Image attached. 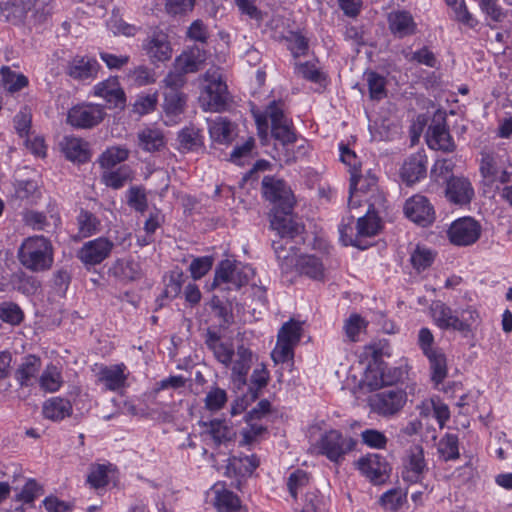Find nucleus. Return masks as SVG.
Here are the masks:
<instances>
[{
  "label": "nucleus",
  "instance_id": "8fccbe9b",
  "mask_svg": "<svg viewBox=\"0 0 512 512\" xmlns=\"http://www.w3.org/2000/svg\"><path fill=\"white\" fill-rule=\"evenodd\" d=\"M44 494V489L35 479L26 481L23 488L15 494L14 500L25 504H32L34 500Z\"/></svg>",
  "mask_w": 512,
  "mask_h": 512
},
{
  "label": "nucleus",
  "instance_id": "a878e982",
  "mask_svg": "<svg viewBox=\"0 0 512 512\" xmlns=\"http://www.w3.org/2000/svg\"><path fill=\"white\" fill-rule=\"evenodd\" d=\"M205 58L203 50L199 47H193L183 51L182 54L175 59L174 68L186 74L195 73L200 70Z\"/></svg>",
  "mask_w": 512,
  "mask_h": 512
},
{
  "label": "nucleus",
  "instance_id": "f8f14e48",
  "mask_svg": "<svg viewBox=\"0 0 512 512\" xmlns=\"http://www.w3.org/2000/svg\"><path fill=\"white\" fill-rule=\"evenodd\" d=\"M356 466L358 470L373 484H382L390 476L391 466L386 457L378 453H370L361 457Z\"/></svg>",
  "mask_w": 512,
  "mask_h": 512
},
{
  "label": "nucleus",
  "instance_id": "3c124183",
  "mask_svg": "<svg viewBox=\"0 0 512 512\" xmlns=\"http://www.w3.org/2000/svg\"><path fill=\"white\" fill-rule=\"evenodd\" d=\"M114 270L117 275L127 280H135L141 274L140 264L131 258L118 259L114 265Z\"/></svg>",
  "mask_w": 512,
  "mask_h": 512
},
{
  "label": "nucleus",
  "instance_id": "c756f323",
  "mask_svg": "<svg viewBox=\"0 0 512 512\" xmlns=\"http://www.w3.org/2000/svg\"><path fill=\"white\" fill-rule=\"evenodd\" d=\"M124 370V364L104 366L98 373V380L105 385L107 390L117 391L125 385L127 376Z\"/></svg>",
  "mask_w": 512,
  "mask_h": 512
},
{
  "label": "nucleus",
  "instance_id": "cd10ccee",
  "mask_svg": "<svg viewBox=\"0 0 512 512\" xmlns=\"http://www.w3.org/2000/svg\"><path fill=\"white\" fill-rule=\"evenodd\" d=\"M292 212L282 213L274 212L271 226L278 232L281 238H294L303 231V226L293 219Z\"/></svg>",
  "mask_w": 512,
  "mask_h": 512
},
{
  "label": "nucleus",
  "instance_id": "49530a36",
  "mask_svg": "<svg viewBox=\"0 0 512 512\" xmlns=\"http://www.w3.org/2000/svg\"><path fill=\"white\" fill-rule=\"evenodd\" d=\"M1 78L5 88L11 93L20 91L29 83L25 75L17 74L6 66L1 69Z\"/></svg>",
  "mask_w": 512,
  "mask_h": 512
},
{
  "label": "nucleus",
  "instance_id": "69168bd1",
  "mask_svg": "<svg viewBox=\"0 0 512 512\" xmlns=\"http://www.w3.org/2000/svg\"><path fill=\"white\" fill-rule=\"evenodd\" d=\"M480 8L494 22H502L506 18V12L498 4V0H478Z\"/></svg>",
  "mask_w": 512,
  "mask_h": 512
},
{
  "label": "nucleus",
  "instance_id": "423d86ee",
  "mask_svg": "<svg viewBox=\"0 0 512 512\" xmlns=\"http://www.w3.org/2000/svg\"><path fill=\"white\" fill-rule=\"evenodd\" d=\"M262 191L264 197L274 204L275 212L289 213L293 211L295 198L290 187L283 180L265 176L262 180Z\"/></svg>",
  "mask_w": 512,
  "mask_h": 512
},
{
  "label": "nucleus",
  "instance_id": "6e6d98bb",
  "mask_svg": "<svg viewBox=\"0 0 512 512\" xmlns=\"http://www.w3.org/2000/svg\"><path fill=\"white\" fill-rule=\"evenodd\" d=\"M0 14L6 21L16 25L22 22L25 10L21 3H16V1H7L5 3H0Z\"/></svg>",
  "mask_w": 512,
  "mask_h": 512
},
{
  "label": "nucleus",
  "instance_id": "052dcab7",
  "mask_svg": "<svg viewBox=\"0 0 512 512\" xmlns=\"http://www.w3.org/2000/svg\"><path fill=\"white\" fill-rule=\"evenodd\" d=\"M87 482L94 489L105 487L108 480V467L104 464L92 465L87 476Z\"/></svg>",
  "mask_w": 512,
  "mask_h": 512
},
{
  "label": "nucleus",
  "instance_id": "f3484780",
  "mask_svg": "<svg viewBox=\"0 0 512 512\" xmlns=\"http://www.w3.org/2000/svg\"><path fill=\"white\" fill-rule=\"evenodd\" d=\"M428 146L434 150L452 152L456 145L450 135L445 117L434 118L426 132Z\"/></svg>",
  "mask_w": 512,
  "mask_h": 512
},
{
  "label": "nucleus",
  "instance_id": "c9c22d12",
  "mask_svg": "<svg viewBox=\"0 0 512 512\" xmlns=\"http://www.w3.org/2000/svg\"><path fill=\"white\" fill-rule=\"evenodd\" d=\"M223 322H219L218 327H209L207 329V335L205 343L209 350H211L215 358L222 364H224V340H223Z\"/></svg>",
  "mask_w": 512,
  "mask_h": 512
},
{
  "label": "nucleus",
  "instance_id": "79ce46f5",
  "mask_svg": "<svg viewBox=\"0 0 512 512\" xmlns=\"http://www.w3.org/2000/svg\"><path fill=\"white\" fill-rule=\"evenodd\" d=\"M438 453L444 461L456 460L459 458V439L456 434H445L438 443Z\"/></svg>",
  "mask_w": 512,
  "mask_h": 512
},
{
  "label": "nucleus",
  "instance_id": "f704fd0d",
  "mask_svg": "<svg viewBox=\"0 0 512 512\" xmlns=\"http://www.w3.org/2000/svg\"><path fill=\"white\" fill-rule=\"evenodd\" d=\"M296 266L300 274L306 275L314 280H322L324 277L323 263L316 256H301L297 260Z\"/></svg>",
  "mask_w": 512,
  "mask_h": 512
},
{
  "label": "nucleus",
  "instance_id": "09e8293b",
  "mask_svg": "<svg viewBox=\"0 0 512 512\" xmlns=\"http://www.w3.org/2000/svg\"><path fill=\"white\" fill-rule=\"evenodd\" d=\"M12 284L15 289L25 295H33L40 287V283L35 277L27 275L24 272H18L12 276Z\"/></svg>",
  "mask_w": 512,
  "mask_h": 512
},
{
  "label": "nucleus",
  "instance_id": "393cba45",
  "mask_svg": "<svg viewBox=\"0 0 512 512\" xmlns=\"http://www.w3.org/2000/svg\"><path fill=\"white\" fill-rule=\"evenodd\" d=\"M98 62L90 57L76 56L67 66V74L76 80H86L96 76Z\"/></svg>",
  "mask_w": 512,
  "mask_h": 512
},
{
  "label": "nucleus",
  "instance_id": "0eeeda50",
  "mask_svg": "<svg viewBox=\"0 0 512 512\" xmlns=\"http://www.w3.org/2000/svg\"><path fill=\"white\" fill-rule=\"evenodd\" d=\"M407 401L403 389L391 388L382 390L369 399L371 410L383 417L394 416L401 411Z\"/></svg>",
  "mask_w": 512,
  "mask_h": 512
},
{
  "label": "nucleus",
  "instance_id": "412c9836",
  "mask_svg": "<svg viewBox=\"0 0 512 512\" xmlns=\"http://www.w3.org/2000/svg\"><path fill=\"white\" fill-rule=\"evenodd\" d=\"M388 25L391 33L398 38L414 35L417 24L412 14L406 10L392 11L388 14Z\"/></svg>",
  "mask_w": 512,
  "mask_h": 512
},
{
  "label": "nucleus",
  "instance_id": "ea45409f",
  "mask_svg": "<svg viewBox=\"0 0 512 512\" xmlns=\"http://www.w3.org/2000/svg\"><path fill=\"white\" fill-rule=\"evenodd\" d=\"M186 96L177 90H166L163 109L167 116H178L184 112Z\"/></svg>",
  "mask_w": 512,
  "mask_h": 512
},
{
  "label": "nucleus",
  "instance_id": "6e6552de",
  "mask_svg": "<svg viewBox=\"0 0 512 512\" xmlns=\"http://www.w3.org/2000/svg\"><path fill=\"white\" fill-rule=\"evenodd\" d=\"M231 364V383L235 391H240L248 386L247 375L252 366V352L240 345L236 352L226 348V363Z\"/></svg>",
  "mask_w": 512,
  "mask_h": 512
},
{
  "label": "nucleus",
  "instance_id": "c03bdc74",
  "mask_svg": "<svg viewBox=\"0 0 512 512\" xmlns=\"http://www.w3.org/2000/svg\"><path fill=\"white\" fill-rule=\"evenodd\" d=\"M377 177L370 172L367 173L366 176H362L359 173L357 174V190L354 192V203L350 205L348 201L349 208H356L360 206V202L362 201L361 194H366L368 192H375L377 190Z\"/></svg>",
  "mask_w": 512,
  "mask_h": 512
},
{
  "label": "nucleus",
  "instance_id": "20e7f679",
  "mask_svg": "<svg viewBox=\"0 0 512 512\" xmlns=\"http://www.w3.org/2000/svg\"><path fill=\"white\" fill-rule=\"evenodd\" d=\"M204 84L199 101L205 111L224 110V82L220 68H211L203 76Z\"/></svg>",
  "mask_w": 512,
  "mask_h": 512
},
{
  "label": "nucleus",
  "instance_id": "f03ea898",
  "mask_svg": "<svg viewBox=\"0 0 512 512\" xmlns=\"http://www.w3.org/2000/svg\"><path fill=\"white\" fill-rule=\"evenodd\" d=\"M268 113L271 121V136L278 142V145L274 146L275 155H273V158L286 164L295 162L296 156L293 146L298 137L292 121L287 118L283 109L275 100L268 105Z\"/></svg>",
  "mask_w": 512,
  "mask_h": 512
},
{
  "label": "nucleus",
  "instance_id": "2f4dec72",
  "mask_svg": "<svg viewBox=\"0 0 512 512\" xmlns=\"http://www.w3.org/2000/svg\"><path fill=\"white\" fill-rule=\"evenodd\" d=\"M381 229V220L375 211L374 205L369 204L366 213L359 216L356 224V236L371 237L375 236Z\"/></svg>",
  "mask_w": 512,
  "mask_h": 512
},
{
  "label": "nucleus",
  "instance_id": "7ed1b4c3",
  "mask_svg": "<svg viewBox=\"0 0 512 512\" xmlns=\"http://www.w3.org/2000/svg\"><path fill=\"white\" fill-rule=\"evenodd\" d=\"M20 263L33 272L49 270L54 262V249L51 241L44 236L25 239L19 248Z\"/></svg>",
  "mask_w": 512,
  "mask_h": 512
},
{
  "label": "nucleus",
  "instance_id": "603ef678",
  "mask_svg": "<svg viewBox=\"0 0 512 512\" xmlns=\"http://www.w3.org/2000/svg\"><path fill=\"white\" fill-rule=\"evenodd\" d=\"M369 96L372 100H381L387 96L386 79L376 72L367 74Z\"/></svg>",
  "mask_w": 512,
  "mask_h": 512
},
{
  "label": "nucleus",
  "instance_id": "b1692460",
  "mask_svg": "<svg viewBox=\"0 0 512 512\" xmlns=\"http://www.w3.org/2000/svg\"><path fill=\"white\" fill-rule=\"evenodd\" d=\"M41 366V358L34 354H29L23 358L22 363L15 371V379L21 387H29L37 379Z\"/></svg>",
  "mask_w": 512,
  "mask_h": 512
},
{
  "label": "nucleus",
  "instance_id": "58836bf2",
  "mask_svg": "<svg viewBox=\"0 0 512 512\" xmlns=\"http://www.w3.org/2000/svg\"><path fill=\"white\" fill-rule=\"evenodd\" d=\"M425 356L429 360L431 380L437 385L442 383L447 376V362L445 354L438 349Z\"/></svg>",
  "mask_w": 512,
  "mask_h": 512
},
{
  "label": "nucleus",
  "instance_id": "39448f33",
  "mask_svg": "<svg viewBox=\"0 0 512 512\" xmlns=\"http://www.w3.org/2000/svg\"><path fill=\"white\" fill-rule=\"evenodd\" d=\"M507 154L494 151H482L479 171L485 185L491 186L495 182L507 183L511 173L507 171Z\"/></svg>",
  "mask_w": 512,
  "mask_h": 512
},
{
  "label": "nucleus",
  "instance_id": "7c9ffc66",
  "mask_svg": "<svg viewBox=\"0 0 512 512\" xmlns=\"http://www.w3.org/2000/svg\"><path fill=\"white\" fill-rule=\"evenodd\" d=\"M65 157L73 162L85 163L90 159L87 143L76 137H65L60 143Z\"/></svg>",
  "mask_w": 512,
  "mask_h": 512
},
{
  "label": "nucleus",
  "instance_id": "2eb2a0df",
  "mask_svg": "<svg viewBox=\"0 0 512 512\" xmlns=\"http://www.w3.org/2000/svg\"><path fill=\"white\" fill-rule=\"evenodd\" d=\"M114 243L106 237H98L87 241L77 252V258L85 266H94L102 263L112 252Z\"/></svg>",
  "mask_w": 512,
  "mask_h": 512
},
{
  "label": "nucleus",
  "instance_id": "13d9d810",
  "mask_svg": "<svg viewBox=\"0 0 512 512\" xmlns=\"http://www.w3.org/2000/svg\"><path fill=\"white\" fill-rule=\"evenodd\" d=\"M127 204L137 212H145L148 207L145 189L141 186L130 187L127 191Z\"/></svg>",
  "mask_w": 512,
  "mask_h": 512
},
{
  "label": "nucleus",
  "instance_id": "de8ad7c7",
  "mask_svg": "<svg viewBox=\"0 0 512 512\" xmlns=\"http://www.w3.org/2000/svg\"><path fill=\"white\" fill-rule=\"evenodd\" d=\"M177 140L182 150L193 151L202 145L199 130L194 127H185L179 133Z\"/></svg>",
  "mask_w": 512,
  "mask_h": 512
},
{
  "label": "nucleus",
  "instance_id": "774afa93",
  "mask_svg": "<svg viewBox=\"0 0 512 512\" xmlns=\"http://www.w3.org/2000/svg\"><path fill=\"white\" fill-rule=\"evenodd\" d=\"M293 349L294 345L277 338V343L271 353V358L276 364L285 363L293 358Z\"/></svg>",
  "mask_w": 512,
  "mask_h": 512
},
{
  "label": "nucleus",
  "instance_id": "473e14b6",
  "mask_svg": "<svg viewBox=\"0 0 512 512\" xmlns=\"http://www.w3.org/2000/svg\"><path fill=\"white\" fill-rule=\"evenodd\" d=\"M340 160L350 168L349 202L352 205L354 203V192L357 190V174L360 173L361 164L355 152L345 144L340 145Z\"/></svg>",
  "mask_w": 512,
  "mask_h": 512
},
{
  "label": "nucleus",
  "instance_id": "5fc2aeb1",
  "mask_svg": "<svg viewBox=\"0 0 512 512\" xmlns=\"http://www.w3.org/2000/svg\"><path fill=\"white\" fill-rule=\"evenodd\" d=\"M301 332V323L291 319L280 328L277 338L295 346L301 339Z\"/></svg>",
  "mask_w": 512,
  "mask_h": 512
},
{
  "label": "nucleus",
  "instance_id": "0e129e2a",
  "mask_svg": "<svg viewBox=\"0 0 512 512\" xmlns=\"http://www.w3.org/2000/svg\"><path fill=\"white\" fill-rule=\"evenodd\" d=\"M38 193V184L34 180H18L15 184V196L20 200L34 199Z\"/></svg>",
  "mask_w": 512,
  "mask_h": 512
},
{
  "label": "nucleus",
  "instance_id": "1a4fd4ad",
  "mask_svg": "<svg viewBox=\"0 0 512 512\" xmlns=\"http://www.w3.org/2000/svg\"><path fill=\"white\" fill-rule=\"evenodd\" d=\"M356 441L350 437H344L337 430H330L321 436L318 447L320 453L325 455L332 462H339L344 456L352 451Z\"/></svg>",
  "mask_w": 512,
  "mask_h": 512
},
{
  "label": "nucleus",
  "instance_id": "37998d69",
  "mask_svg": "<svg viewBox=\"0 0 512 512\" xmlns=\"http://www.w3.org/2000/svg\"><path fill=\"white\" fill-rule=\"evenodd\" d=\"M129 156V150L121 146L107 148L100 156V166L109 170L117 164L124 162Z\"/></svg>",
  "mask_w": 512,
  "mask_h": 512
},
{
  "label": "nucleus",
  "instance_id": "4d7b16f0",
  "mask_svg": "<svg viewBox=\"0 0 512 512\" xmlns=\"http://www.w3.org/2000/svg\"><path fill=\"white\" fill-rule=\"evenodd\" d=\"M458 316L461 323L459 325V332L464 336L471 333L473 326L480 322L479 312L472 306L462 309L458 312Z\"/></svg>",
  "mask_w": 512,
  "mask_h": 512
},
{
  "label": "nucleus",
  "instance_id": "c85d7f7f",
  "mask_svg": "<svg viewBox=\"0 0 512 512\" xmlns=\"http://www.w3.org/2000/svg\"><path fill=\"white\" fill-rule=\"evenodd\" d=\"M72 411L71 402L61 397H51L47 399L42 407L43 416L52 421H61L71 416Z\"/></svg>",
  "mask_w": 512,
  "mask_h": 512
},
{
  "label": "nucleus",
  "instance_id": "6ab92c4d",
  "mask_svg": "<svg viewBox=\"0 0 512 512\" xmlns=\"http://www.w3.org/2000/svg\"><path fill=\"white\" fill-rule=\"evenodd\" d=\"M427 470L422 446L414 445L410 447L407 460L404 463L403 479L411 483H417L421 480L423 473Z\"/></svg>",
  "mask_w": 512,
  "mask_h": 512
},
{
  "label": "nucleus",
  "instance_id": "e433bc0d",
  "mask_svg": "<svg viewBox=\"0 0 512 512\" xmlns=\"http://www.w3.org/2000/svg\"><path fill=\"white\" fill-rule=\"evenodd\" d=\"M139 146L148 152L159 151L165 144L159 129L145 128L138 133Z\"/></svg>",
  "mask_w": 512,
  "mask_h": 512
},
{
  "label": "nucleus",
  "instance_id": "864d4df0",
  "mask_svg": "<svg viewBox=\"0 0 512 512\" xmlns=\"http://www.w3.org/2000/svg\"><path fill=\"white\" fill-rule=\"evenodd\" d=\"M71 279V271L67 267H61L55 270L51 278L52 288L55 293L59 296H65L71 283Z\"/></svg>",
  "mask_w": 512,
  "mask_h": 512
},
{
  "label": "nucleus",
  "instance_id": "4c0bfd02",
  "mask_svg": "<svg viewBox=\"0 0 512 512\" xmlns=\"http://www.w3.org/2000/svg\"><path fill=\"white\" fill-rule=\"evenodd\" d=\"M78 233L87 238L100 231L101 222L92 212L81 209L77 216Z\"/></svg>",
  "mask_w": 512,
  "mask_h": 512
},
{
  "label": "nucleus",
  "instance_id": "5701e85b",
  "mask_svg": "<svg viewBox=\"0 0 512 512\" xmlns=\"http://www.w3.org/2000/svg\"><path fill=\"white\" fill-rule=\"evenodd\" d=\"M427 159L425 155L416 153L411 155L402 165L401 178L408 184L412 185L426 176Z\"/></svg>",
  "mask_w": 512,
  "mask_h": 512
},
{
  "label": "nucleus",
  "instance_id": "ddd939ff",
  "mask_svg": "<svg viewBox=\"0 0 512 512\" xmlns=\"http://www.w3.org/2000/svg\"><path fill=\"white\" fill-rule=\"evenodd\" d=\"M258 466L259 460L256 455L243 457L233 456L229 458L226 464V478H231L229 486L240 490L246 478L249 477ZM227 485L228 483L226 482V486Z\"/></svg>",
  "mask_w": 512,
  "mask_h": 512
},
{
  "label": "nucleus",
  "instance_id": "f257e3e1",
  "mask_svg": "<svg viewBox=\"0 0 512 512\" xmlns=\"http://www.w3.org/2000/svg\"><path fill=\"white\" fill-rule=\"evenodd\" d=\"M253 275L252 267L226 256V303L231 309L235 305L238 311L239 307H248L252 312H256L265 307L266 288L258 285L248 286V281Z\"/></svg>",
  "mask_w": 512,
  "mask_h": 512
},
{
  "label": "nucleus",
  "instance_id": "bf43d9fd",
  "mask_svg": "<svg viewBox=\"0 0 512 512\" xmlns=\"http://www.w3.org/2000/svg\"><path fill=\"white\" fill-rule=\"evenodd\" d=\"M24 314L21 308L12 302L0 304V319L11 325H18L22 322Z\"/></svg>",
  "mask_w": 512,
  "mask_h": 512
},
{
  "label": "nucleus",
  "instance_id": "4468645a",
  "mask_svg": "<svg viewBox=\"0 0 512 512\" xmlns=\"http://www.w3.org/2000/svg\"><path fill=\"white\" fill-rule=\"evenodd\" d=\"M405 216L415 224L427 227L435 221V210L430 201L423 195H414L406 200Z\"/></svg>",
  "mask_w": 512,
  "mask_h": 512
},
{
  "label": "nucleus",
  "instance_id": "72a5a7b5",
  "mask_svg": "<svg viewBox=\"0 0 512 512\" xmlns=\"http://www.w3.org/2000/svg\"><path fill=\"white\" fill-rule=\"evenodd\" d=\"M101 178L107 187L120 189L133 180V171L128 165H122L116 170L104 171Z\"/></svg>",
  "mask_w": 512,
  "mask_h": 512
},
{
  "label": "nucleus",
  "instance_id": "e2e57ef3",
  "mask_svg": "<svg viewBox=\"0 0 512 512\" xmlns=\"http://www.w3.org/2000/svg\"><path fill=\"white\" fill-rule=\"evenodd\" d=\"M434 260V255L431 250L424 247L417 246L411 254V264L418 271L425 270L429 267Z\"/></svg>",
  "mask_w": 512,
  "mask_h": 512
},
{
  "label": "nucleus",
  "instance_id": "aec40b11",
  "mask_svg": "<svg viewBox=\"0 0 512 512\" xmlns=\"http://www.w3.org/2000/svg\"><path fill=\"white\" fill-rule=\"evenodd\" d=\"M95 95L102 97L110 108L123 109L126 105V96L116 78H110L95 86Z\"/></svg>",
  "mask_w": 512,
  "mask_h": 512
},
{
  "label": "nucleus",
  "instance_id": "bb28decb",
  "mask_svg": "<svg viewBox=\"0 0 512 512\" xmlns=\"http://www.w3.org/2000/svg\"><path fill=\"white\" fill-rule=\"evenodd\" d=\"M432 317L436 325L443 330L459 332L460 320L458 314L441 301L434 302L431 306Z\"/></svg>",
  "mask_w": 512,
  "mask_h": 512
},
{
  "label": "nucleus",
  "instance_id": "a18cd8bd",
  "mask_svg": "<svg viewBox=\"0 0 512 512\" xmlns=\"http://www.w3.org/2000/svg\"><path fill=\"white\" fill-rule=\"evenodd\" d=\"M205 427L203 436L205 441H211L216 447H220L224 439V421L221 419H213L209 422H200Z\"/></svg>",
  "mask_w": 512,
  "mask_h": 512
},
{
  "label": "nucleus",
  "instance_id": "338daca9",
  "mask_svg": "<svg viewBox=\"0 0 512 512\" xmlns=\"http://www.w3.org/2000/svg\"><path fill=\"white\" fill-rule=\"evenodd\" d=\"M206 503L212 505L218 512H224V483L218 482L207 491Z\"/></svg>",
  "mask_w": 512,
  "mask_h": 512
},
{
  "label": "nucleus",
  "instance_id": "4be33fe9",
  "mask_svg": "<svg viewBox=\"0 0 512 512\" xmlns=\"http://www.w3.org/2000/svg\"><path fill=\"white\" fill-rule=\"evenodd\" d=\"M474 196V189L468 179L451 177L446 186V197L454 204L465 205L470 203Z\"/></svg>",
  "mask_w": 512,
  "mask_h": 512
},
{
  "label": "nucleus",
  "instance_id": "9b49d317",
  "mask_svg": "<svg viewBox=\"0 0 512 512\" xmlns=\"http://www.w3.org/2000/svg\"><path fill=\"white\" fill-rule=\"evenodd\" d=\"M481 225L472 217H462L450 225L447 234L450 242L456 246H470L481 235Z\"/></svg>",
  "mask_w": 512,
  "mask_h": 512
},
{
  "label": "nucleus",
  "instance_id": "dca6fc26",
  "mask_svg": "<svg viewBox=\"0 0 512 512\" xmlns=\"http://www.w3.org/2000/svg\"><path fill=\"white\" fill-rule=\"evenodd\" d=\"M104 116V109L100 105L82 104L76 105L68 111L67 121L73 127L90 129L98 125Z\"/></svg>",
  "mask_w": 512,
  "mask_h": 512
},
{
  "label": "nucleus",
  "instance_id": "9d476101",
  "mask_svg": "<svg viewBox=\"0 0 512 512\" xmlns=\"http://www.w3.org/2000/svg\"><path fill=\"white\" fill-rule=\"evenodd\" d=\"M269 381V372L264 365L260 368H255L249 385L246 386L247 390L238 396L231 406V415H238L245 411L247 407L259 397L261 389L267 386Z\"/></svg>",
  "mask_w": 512,
  "mask_h": 512
},
{
  "label": "nucleus",
  "instance_id": "a211bd4d",
  "mask_svg": "<svg viewBox=\"0 0 512 512\" xmlns=\"http://www.w3.org/2000/svg\"><path fill=\"white\" fill-rule=\"evenodd\" d=\"M143 49L153 62H163L172 56L168 36L162 31H154L149 35L143 43Z\"/></svg>",
  "mask_w": 512,
  "mask_h": 512
},
{
  "label": "nucleus",
  "instance_id": "680f3d73",
  "mask_svg": "<svg viewBox=\"0 0 512 512\" xmlns=\"http://www.w3.org/2000/svg\"><path fill=\"white\" fill-rule=\"evenodd\" d=\"M254 146L255 140L253 137L247 138L242 144H236L230 154V161L237 165H243L244 161L251 157Z\"/></svg>",
  "mask_w": 512,
  "mask_h": 512
},
{
  "label": "nucleus",
  "instance_id": "a19ab883",
  "mask_svg": "<svg viewBox=\"0 0 512 512\" xmlns=\"http://www.w3.org/2000/svg\"><path fill=\"white\" fill-rule=\"evenodd\" d=\"M63 383L60 370L53 364L47 365L39 377V385L46 392H56Z\"/></svg>",
  "mask_w": 512,
  "mask_h": 512
}]
</instances>
